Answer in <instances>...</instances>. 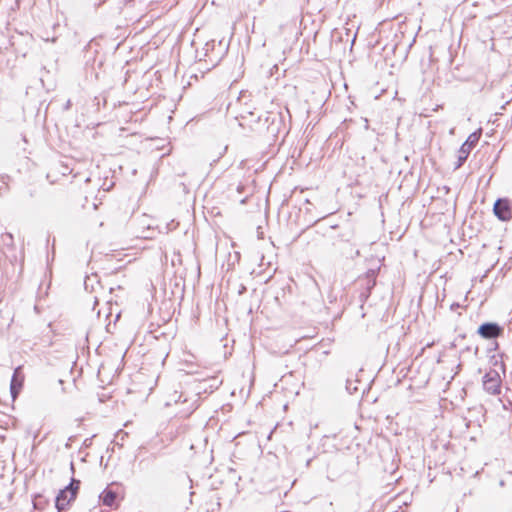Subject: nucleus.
<instances>
[{
    "instance_id": "nucleus-14",
    "label": "nucleus",
    "mask_w": 512,
    "mask_h": 512,
    "mask_svg": "<svg viewBox=\"0 0 512 512\" xmlns=\"http://www.w3.org/2000/svg\"><path fill=\"white\" fill-rule=\"evenodd\" d=\"M226 150H227V146L224 147V150H223V152L220 153V156H222L225 153Z\"/></svg>"
},
{
    "instance_id": "nucleus-3",
    "label": "nucleus",
    "mask_w": 512,
    "mask_h": 512,
    "mask_svg": "<svg viewBox=\"0 0 512 512\" xmlns=\"http://www.w3.org/2000/svg\"><path fill=\"white\" fill-rule=\"evenodd\" d=\"M483 388L491 395L500 394L501 378L496 370L488 371L483 377Z\"/></svg>"
},
{
    "instance_id": "nucleus-9",
    "label": "nucleus",
    "mask_w": 512,
    "mask_h": 512,
    "mask_svg": "<svg viewBox=\"0 0 512 512\" xmlns=\"http://www.w3.org/2000/svg\"><path fill=\"white\" fill-rule=\"evenodd\" d=\"M0 242L3 246L7 248H13L14 247V238L11 233H4L1 235Z\"/></svg>"
},
{
    "instance_id": "nucleus-11",
    "label": "nucleus",
    "mask_w": 512,
    "mask_h": 512,
    "mask_svg": "<svg viewBox=\"0 0 512 512\" xmlns=\"http://www.w3.org/2000/svg\"><path fill=\"white\" fill-rule=\"evenodd\" d=\"M121 435V440H123L124 436H127V432H123L122 430L117 433V437Z\"/></svg>"
},
{
    "instance_id": "nucleus-8",
    "label": "nucleus",
    "mask_w": 512,
    "mask_h": 512,
    "mask_svg": "<svg viewBox=\"0 0 512 512\" xmlns=\"http://www.w3.org/2000/svg\"><path fill=\"white\" fill-rule=\"evenodd\" d=\"M100 499L105 506L112 507L116 503L117 494L110 489H105L101 493Z\"/></svg>"
},
{
    "instance_id": "nucleus-12",
    "label": "nucleus",
    "mask_w": 512,
    "mask_h": 512,
    "mask_svg": "<svg viewBox=\"0 0 512 512\" xmlns=\"http://www.w3.org/2000/svg\"><path fill=\"white\" fill-rule=\"evenodd\" d=\"M242 189H243V186H242V185H239V186L237 187V191H238V192H241V191H242Z\"/></svg>"
},
{
    "instance_id": "nucleus-7",
    "label": "nucleus",
    "mask_w": 512,
    "mask_h": 512,
    "mask_svg": "<svg viewBox=\"0 0 512 512\" xmlns=\"http://www.w3.org/2000/svg\"><path fill=\"white\" fill-rule=\"evenodd\" d=\"M377 272H378L377 269H369L366 272L365 277L360 279V281L364 282V284L366 285V290H367L368 294L370 293L371 289L376 284Z\"/></svg>"
},
{
    "instance_id": "nucleus-17",
    "label": "nucleus",
    "mask_w": 512,
    "mask_h": 512,
    "mask_svg": "<svg viewBox=\"0 0 512 512\" xmlns=\"http://www.w3.org/2000/svg\"><path fill=\"white\" fill-rule=\"evenodd\" d=\"M456 307H459V304L451 305V308H456Z\"/></svg>"
},
{
    "instance_id": "nucleus-15",
    "label": "nucleus",
    "mask_w": 512,
    "mask_h": 512,
    "mask_svg": "<svg viewBox=\"0 0 512 512\" xmlns=\"http://www.w3.org/2000/svg\"><path fill=\"white\" fill-rule=\"evenodd\" d=\"M456 307H459V304L451 305V308H456Z\"/></svg>"
},
{
    "instance_id": "nucleus-18",
    "label": "nucleus",
    "mask_w": 512,
    "mask_h": 512,
    "mask_svg": "<svg viewBox=\"0 0 512 512\" xmlns=\"http://www.w3.org/2000/svg\"><path fill=\"white\" fill-rule=\"evenodd\" d=\"M365 123H366L365 127L368 128V120L367 119H365Z\"/></svg>"
},
{
    "instance_id": "nucleus-5",
    "label": "nucleus",
    "mask_w": 512,
    "mask_h": 512,
    "mask_svg": "<svg viewBox=\"0 0 512 512\" xmlns=\"http://www.w3.org/2000/svg\"><path fill=\"white\" fill-rule=\"evenodd\" d=\"M493 211L495 216L501 221H509L512 218L511 205L506 198L497 199Z\"/></svg>"
},
{
    "instance_id": "nucleus-4",
    "label": "nucleus",
    "mask_w": 512,
    "mask_h": 512,
    "mask_svg": "<svg viewBox=\"0 0 512 512\" xmlns=\"http://www.w3.org/2000/svg\"><path fill=\"white\" fill-rule=\"evenodd\" d=\"M477 333L483 339H497L504 333V328L496 322H486L478 327Z\"/></svg>"
},
{
    "instance_id": "nucleus-1",
    "label": "nucleus",
    "mask_w": 512,
    "mask_h": 512,
    "mask_svg": "<svg viewBox=\"0 0 512 512\" xmlns=\"http://www.w3.org/2000/svg\"><path fill=\"white\" fill-rule=\"evenodd\" d=\"M80 487V480L71 479L69 485L60 490L55 499V506L58 512L64 511L68 505L76 499Z\"/></svg>"
},
{
    "instance_id": "nucleus-13",
    "label": "nucleus",
    "mask_w": 512,
    "mask_h": 512,
    "mask_svg": "<svg viewBox=\"0 0 512 512\" xmlns=\"http://www.w3.org/2000/svg\"><path fill=\"white\" fill-rule=\"evenodd\" d=\"M89 442H90V439H86V440L84 441L85 446H88V445H89Z\"/></svg>"
},
{
    "instance_id": "nucleus-16",
    "label": "nucleus",
    "mask_w": 512,
    "mask_h": 512,
    "mask_svg": "<svg viewBox=\"0 0 512 512\" xmlns=\"http://www.w3.org/2000/svg\"><path fill=\"white\" fill-rule=\"evenodd\" d=\"M456 307H459V304L451 305V308H456Z\"/></svg>"
},
{
    "instance_id": "nucleus-6",
    "label": "nucleus",
    "mask_w": 512,
    "mask_h": 512,
    "mask_svg": "<svg viewBox=\"0 0 512 512\" xmlns=\"http://www.w3.org/2000/svg\"><path fill=\"white\" fill-rule=\"evenodd\" d=\"M23 379L24 377L21 373V367H17L14 370L10 385V390L13 398H15L18 395L20 389L22 388Z\"/></svg>"
},
{
    "instance_id": "nucleus-10",
    "label": "nucleus",
    "mask_w": 512,
    "mask_h": 512,
    "mask_svg": "<svg viewBox=\"0 0 512 512\" xmlns=\"http://www.w3.org/2000/svg\"><path fill=\"white\" fill-rule=\"evenodd\" d=\"M71 100H68L66 104L64 105V110H69L71 108Z\"/></svg>"
},
{
    "instance_id": "nucleus-2",
    "label": "nucleus",
    "mask_w": 512,
    "mask_h": 512,
    "mask_svg": "<svg viewBox=\"0 0 512 512\" xmlns=\"http://www.w3.org/2000/svg\"><path fill=\"white\" fill-rule=\"evenodd\" d=\"M480 136L481 132H474L468 136L467 140L462 144L458 151V163L456 168H459L464 164L472 148L478 143Z\"/></svg>"
}]
</instances>
